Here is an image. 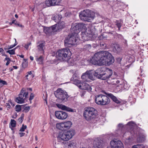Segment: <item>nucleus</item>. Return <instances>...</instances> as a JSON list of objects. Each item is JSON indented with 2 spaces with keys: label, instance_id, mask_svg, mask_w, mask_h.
Returning a JSON list of instances; mask_svg holds the SVG:
<instances>
[{
  "label": "nucleus",
  "instance_id": "nucleus-56",
  "mask_svg": "<svg viewBox=\"0 0 148 148\" xmlns=\"http://www.w3.org/2000/svg\"><path fill=\"white\" fill-rule=\"evenodd\" d=\"M19 134L20 137H22L24 136L25 133L23 132H20L19 133Z\"/></svg>",
  "mask_w": 148,
  "mask_h": 148
},
{
  "label": "nucleus",
  "instance_id": "nucleus-63",
  "mask_svg": "<svg viewBox=\"0 0 148 148\" xmlns=\"http://www.w3.org/2000/svg\"><path fill=\"white\" fill-rule=\"evenodd\" d=\"M15 25L18 26V27H21L22 26L21 25H20V24L16 23H15Z\"/></svg>",
  "mask_w": 148,
  "mask_h": 148
},
{
  "label": "nucleus",
  "instance_id": "nucleus-64",
  "mask_svg": "<svg viewBox=\"0 0 148 148\" xmlns=\"http://www.w3.org/2000/svg\"><path fill=\"white\" fill-rule=\"evenodd\" d=\"M10 127L11 128V130L12 131L13 133H14V129H13L14 127H13L12 126H10Z\"/></svg>",
  "mask_w": 148,
  "mask_h": 148
},
{
  "label": "nucleus",
  "instance_id": "nucleus-41",
  "mask_svg": "<svg viewBox=\"0 0 148 148\" xmlns=\"http://www.w3.org/2000/svg\"><path fill=\"white\" fill-rule=\"evenodd\" d=\"M27 126L26 125H24L23 124L22 125V127L19 130L20 132H24L25 129L27 128Z\"/></svg>",
  "mask_w": 148,
  "mask_h": 148
},
{
  "label": "nucleus",
  "instance_id": "nucleus-38",
  "mask_svg": "<svg viewBox=\"0 0 148 148\" xmlns=\"http://www.w3.org/2000/svg\"><path fill=\"white\" fill-rule=\"evenodd\" d=\"M45 45L43 43H41L37 46L38 49L40 50H43Z\"/></svg>",
  "mask_w": 148,
  "mask_h": 148
},
{
  "label": "nucleus",
  "instance_id": "nucleus-31",
  "mask_svg": "<svg viewBox=\"0 0 148 148\" xmlns=\"http://www.w3.org/2000/svg\"><path fill=\"white\" fill-rule=\"evenodd\" d=\"M75 142L73 141L69 142V143H68L66 144V146L67 147L69 148L70 147H71L75 146Z\"/></svg>",
  "mask_w": 148,
  "mask_h": 148
},
{
  "label": "nucleus",
  "instance_id": "nucleus-61",
  "mask_svg": "<svg viewBox=\"0 0 148 148\" xmlns=\"http://www.w3.org/2000/svg\"><path fill=\"white\" fill-rule=\"evenodd\" d=\"M5 60L8 61H10L11 60L10 58L6 57L5 58Z\"/></svg>",
  "mask_w": 148,
  "mask_h": 148
},
{
  "label": "nucleus",
  "instance_id": "nucleus-47",
  "mask_svg": "<svg viewBox=\"0 0 148 148\" xmlns=\"http://www.w3.org/2000/svg\"><path fill=\"white\" fill-rule=\"evenodd\" d=\"M130 142V136H129L127 139L125 141V143L126 145H128L129 143Z\"/></svg>",
  "mask_w": 148,
  "mask_h": 148
},
{
  "label": "nucleus",
  "instance_id": "nucleus-52",
  "mask_svg": "<svg viewBox=\"0 0 148 148\" xmlns=\"http://www.w3.org/2000/svg\"><path fill=\"white\" fill-rule=\"evenodd\" d=\"M86 47V48L88 49H90L91 48V46L90 45V44H87L85 46Z\"/></svg>",
  "mask_w": 148,
  "mask_h": 148
},
{
  "label": "nucleus",
  "instance_id": "nucleus-23",
  "mask_svg": "<svg viewBox=\"0 0 148 148\" xmlns=\"http://www.w3.org/2000/svg\"><path fill=\"white\" fill-rule=\"evenodd\" d=\"M145 135L141 134H139L138 137L137 138V142L138 143L143 142L145 140Z\"/></svg>",
  "mask_w": 148,
  "mask_h": 148
},
{
  "label": "nucleus",
  "instance_id": "nucleus-7",
  "mask_svg": "<svg viewBox=\"0 0 148 148\" xmlns=\"http://www.w3.org/2000/svg\"><path fill=\"white\" fill-rule=\"evenodd\" d=\"M71 53L68 48H64L58 50L56 53L57 58L58 60L64 61L68 60Z\"/></svg>",
  "mask_w": 148,
  "mask_h": 148
},
{
  "label": "nucleus",
  "instance_id": "nucleus-42",
  "mask_svg": "<svg viewBox=\"0 0 148 148\" xmlns=\"http://www.w3.org/2000/svg\"><path fill=\"white\" fill-rule=\"evenodd\" d=\"M117 5L118 6L122 7L123 8L125 7V5L122 2H118L117 3Z\"/></svg>",
  "mask_w": 148,
  "mask_h": 148
},
{
  "label": "nucleus",
  "instance_id": "nucleus-54",
  "mask_svg": "<svg viewBox=\"0 0 148 148\" xmlns=\"http://www.w3.org/2000/svg\"><path fill=\"white\" fill-rule=\"evenodd\" d=\"M57 18H58L59 21H60V20L62 19V17L61 15L59 14L58 15Z\"/></svg>",
  "mask_w": 148,
  "mask_h": 148
},
{
  "label": "nucleus",
  "instance_id": "nucleus-26",
  "mask_svg": "<svg viewBox=\"0 0 148 148\" xmlns=\"http://www.w3.org/2000/svg\"><path fill=\"white\" fill-rule=\"evenodd\" d=\"M77 27H78L79 31V32L82 30V29H85V25L82 23H76Z\"/></svg>",
  "mask_w": 148,
  "mask_h": 148
},
{
  "label": "nucleus",
  "instance_id": "nucleus-2",
  "mask_svg": "<svg viewBox=\"0 0 148 148\" xmlns=\"http://www.w3.org/2000/svg\"><path fill=\"white\" fill-rule=\"evenodd\" d=\"M96 77L102 80H106L110 78L112 75V70L107 68H99L96 70Z\"/></svg>",
  "mask_w": 148,
  "mask_h": 148
},
{
  "label": "nucleus",
  "instance_id": "nucleus-39",
  "mask_svg": "<svg viewBox=\"0 0 148 148\" xmlns=\"http://www.w3.org/2000/svg\"><path fill=\"white\" fill-rule=\"evenodd\" d=\"M100 45L102 49H105L106 48V44L103 42H101Z\"/></svg>",
  "mask_w": 148,
  "mask_h": 148
},
{
  "label": "nucleus",
  "instance_id": "nucleus-21",
  "mask_svg": "<svg viewBox=\"0 0 148 148\" xmlns=\"http://www.w3.org/2000/svg\"><path fill=\"white\" fill-rule=\"evenodd\" d=\"M110 57H108L106 60L105 64H107L108 65H110L114 63V57L111 53H109Z\"/></svg>",
  "mask_w": 148,
  "mask_h": 148
},
{
  "label": "nucleus",
  "instance_id": "nucleus-5",
  "mask_svg": "<svg viewBox=\"0 0 148 148\" xmlns=\"http://www.w3.org/2000/svg\"><path fill=\"white\" fill-rule=\"evenodd\" d=\"M79 17L80 19L84 21L90 22L93 20L95 17L94 12L89 10H84L79 13Z\"/></svg>",
  "mask_w": 148,
  "mask_h": 148
},
{
  "label": "nucleus",
  "instance_id": "nucleus-13",
  "mask_svg": "<svg viewBox=\"0 0 148 148\" xmlns=\"http://www.w3.org/2000/svg\"><path fill=\"white\" fill-rule=\"evenodd\" d=\"M77 86L80 89L87 90L88 92H91L92 88L87 83H81L80 81H79L77 82Z\"/></svg>",
  "mask_w": 148,
  "mask_h": 148
},
{
  "label": "nucleus",
  "instance_id": "nucleus-4",
  "mask_svg": "<svg viewBox=\"0 0 148 148\" xmlns=\"http://www.w3.org/2000/svg\"><path fill=\"white\" fill-rule=\"evenodd\" d=\"M75 134V130L71 129L66 132H60L57 136L58 141L63 143L62 141H67L71 139Z\"/></svg>",
  "mask_w": 148,
  "mask_h": 148
},
{
  "label": "nucleus",
  "instance_id": "nucleus-43",
  "mask_svg": "<svg viewBox=\"0 0 148 148\" xmlns=\"http://www.w3.org/2000/svg\"><path fill=\"white\" fill-rule=\"evenodd\" d=\"M87 74L86 73V72L83 74L81 76L82 78L83 79H84V80H86L87 81L86 79V78H88L87 77Z\"/></svg>",
  "mask_w": 148,
  "mask_h": 148
},
{
  "label": "nucleus",
  "instance_id": "nucleus-45",
  "mask_svg": "<svg viewBox=\"0 0 148 148\" xmlns=\"http://www.w3.org/2000/svg\"><path fill=\"white\" fill-rule=\"evenodd\" d=\"M57 27V26L56 25H55L50 27V28H51V29L52 30V32H53L56 30V29Z\"/></svg>",
  "mask_w": 148,
  "mask_h": 148
},
{
  "label": "nucleus",
  "instance_id": "nucleus-55",
  "mask_svg": "<svg viewBox=\"0 0 148 148\" xmlns=\"http://www.w3.org/2000/svg\"><path fill=\"white\" fill-rule=\"evenodd\" d=\"M6 104L7 105V108L8 110L9 109H10L11 108V106L9 104V103H6Z\"/></svg>",
  "mask_w": 148,
  "mask_h": 148
},
{
  "label": "nucleus",
  "instance_id": "nucleus-34",
  "mask_svg": "<svg viewBox=\"0 0 148 148\" xmlns=\"http://www.w3.org/2000/svg\"><path fill=\"white\" fill-rule=\"evenodd\" d=\"M18 47V46H17L15 48L10 50H8L6 51V52L9 53L10 55H14L15 54V50Z\"/></svg>",
  "mask_w": 148,
  "mask_h": 148
},
{
  "label": "nucleus",
  "instance_id": "nucleus-58",
  "mask_svg": "<svg viewBox=\"0 0 148 148\" xmlns=\"http://www.w3.org/2000/svg\"><path fill=\"white\" fill-rule=\"evenodd\" d=\"M30 76L28 74H27L25 76V77H26V79H30Z\"/></svg>",
  "mask_w": 148,
  "mask_h": 148
},
{
  "label": "nucleus",
  "instance_id": "nucleus-6",
  "mask_svg": "<svg viewBox=\"0 0 148 148\" xmlns=\"http://www.w3.org/2000/svg\"><path fill=\"white\" fill-rule=\"evenodd\" d=\"M97 111L92 107H87L85 109L83 116L87 121H90L95 118L96 116Z\"/></svg>",
  "mask_w": 148,
  "mask_h": 148
},
{
  "label": "nucleus",
  "instance_id": "nucleus-50",
  "mask_svg": "<svg viewBox=\"0 0 148 148\" xmlns=\"http://www.w3.org/2000/svg\"><path fill=\"white\" fill-rule=\"evenodd\" d=\"M34 97V94L32 93L31 94L30 97L29 99V100L30 101H31V100H32V99H33Z\"/></svg>",
  "mask_w": 148,
  "mask_h": 148
},
{
  "label": "nucleus",
  "instance_id": "nucleus-12",
  "mask_svg": "<svg viewBox=\"0 0 148 148\" xmlns=\"http://www.w3.org/2000/svg\"><path fill=\"white\" fill-rule=\"evenodd\" d=\"M111 146L107 148H124L123 145L121 141L116 139L113 140L110 142Z\"/></svg>",
  "mask_w": 148,
  "mask_h": 148
},
{
  "label": "nucleus",
  "instance_id": "nucleus-3",
  "mask_svg": "<svg viewBox=\"0 0 148 148\" xmlns=\"http://www.w3.org/2000/svg\"><path fill=\"white\" fill-rule=\"evenodd\" d=\"M79 40V35L76 32H71L64 40V45L66 47H71L72 45L77 44Z\"/></svg>",
  "mask_w": 148,
  "mask_h": 148
},
{
  "label": "nucleus",
  "instance_id": "nucleus-14",
  "mask_svg": "<svg viewBox=\"0 0 148 148\" xmlns=\"http://www.w3.org/2000/svg\"><path fill=\"white\" fill-rule=\"evenodd\" d=\"M130 124V122H128L127 125H123L122 124L119 123L118 125V129L116 130L117 135L116 136L124 133L127 126Z\"/></svg>",
  "mask_w": 148,
  "mask_h": 148
},
{
  "label": "nucleus",
  "instance_id": "nucleus-51",
  "mask_svg": "<svg viewBox=\"0 0 148 148\" xmlns=\"http://www.w3.org/2000/svg\"><path fill=\"white\" fill-rule=\"evenodd\" d=\"M27 74H28L29 75V76H30V77H31L32 78L34 76L33 75H32V71H30L28 72H27Z\"/></svg>",
  "mask_w": 148,
  "mask_h": 148
},
{
  "label": "nucleus",
  "instance_id": "nucleus-53",
  "mask_svg": "<svg viewBox=\"0 0 148 148\" xmlns=\"http://www.w3.org/2000/svg\"><path fill=\"white\" fill-rule=\"evenodd\" d=\"M17 44V43H16L14 44V45H10V46H9V49H10L14 47H15L16 46Z\"/></svg>",
  "mask_w": 148,
  "mask_h": 148
},
{
  "label": "nucleus",
  "instance_id": "nucleus-20",
  "mask_svg": "<svg viewBox=\"0 0 148 148\" xmlns=\"http://www.w3.org/2000/svg\"><path fill=\"white\" fill-rule=\"evenodd\" d=\"M103 141L101 140H96L93 142L94 148H102Z\"/></svg>",
  "mask_w": 148,
  "mask_h": 148
},
{
  "label": "nucleus",
  "instance_id": "nucleus-1",
  "mask_svg": "<svg viewBox=\"0 0 148 148\" xmlns=\"http://www.w3.org/2000/svg\"><path fill=\"white\" fill-rule=\"evenodd\" d=\"M107 96L103 95H98L95 96V103L98 105L104 106L108 105L110 102L109 97L116 103H120L121 102L116 97L111 93H109L105 92H104Z\"/></svg>",
  "mask_w": 148,
  "mask_h": 148
},
{
  "label": "nucleus",
  "instance_id": "nucleus-11",
  "mask_svg": "<svg viewBox=\"0 0 148 148\" xmlns=\"http://www.w3.org/2000/svg\"><path fill=\"white\" fill-rule=\"evenodd\" d=\"M71 125V122L68 121L60 123H57L56 124V127L58 129L63 131L69 129Z\"/></svg>",
  "mask_w": 148,
  "mask_h": 148
},
{
  "label": "nucleus",
  "instance_id": "nucleus-35",
  "mask_svg": "<svg viewBox=\"0 0 148 148\" xmlns=\"http://www.w3.org/2000/svg\"><path fill=\"white\" fill-rule=\"evenodd\" d=\"M22 106L20 105H17L15 107V110L17 112H19L21 110Z\"/></svg>",
  "mask_w": 148,
  "mask_h": 148
},
{
  "label": "nucleus",
  "instance_id": "nucleus-44",
  "mask_svg": "<svg viewBox=\"0 0 148 148\" xmlns=\"http://www.w3.org/2000/svg\"><path fill=\"white\" fill-rule=\"evenodd\" d=\"M116 25L119 28V29H120V28L121 26V24L120 22L119 21H116Z\"/></svg>",
  "mask_w": 148,
  "mask_h": 148
},
{
  "label": "nucleus",
  "instance_id": "nucleus-32",
  "mask_svg": "<svg viewBox=\"0 0 148 148\" xmlns=\"http://www.w3.org/2000/svg\"><path fill=\"white\" fill-rule=\"evenodd\" d=\"M132 148H145V146L142 144H137L133 146Z\"/></svg>",
  "mask_w": 148,
  "mask_h": 148
},
{
  "label": "nucleus",
  "instance_id": "nucleus-37",
  "mask_svg": "<svg viewBox=\"0 0 148 148\" xmlns=\"http://www.w3.org/2000/svg\"><path fill=\"white\" fill-rule=\"evenodd\" d=\"M11 125L10 126H12L13 127H15L16 125V121L14 119H11L10 122Z\"/></svg>",
  "mask_w": 148,
  "mask_h": 148
},
{
  "label": "nucleus",
  "instance_id": "nucleus-16",
  "mask_svg": "<svg viewBox=\"0 0 148 148\" xmlns=\"http://www.w3.org/2000/svg\"><path fill=\"white\" fill-rule=\"evenodd\" d=\"M61 0H46L45 3L48 7L58 5Z\"/></svg>",
  "mask_w": 148,
  "mask_h": 148
},
{
  "label": "nucleus",
  "instance_id": "nucleus-19",
  "mask_svg": "<svg viewBox=\"0 0 148 148\" xmlns=\"http://www.w3.org/2000/svg\"><path fill=\"white\" fill-rule=\"evenodd\" d=\"M88 32L87 31L85 32L84 34H83V37H86V40L93 39L95 36L93 34L91 31H89L88 30Z\"/></svg>",
  "mask_w": 148,
  "mask_h": 148
},
{
  "label": "nucleus",
  "instance_id": "nucleus-62",
  "mask_svg": "<svg viewBox=\"0 0 148 148\" xmlns=\"http://www.w3.org/2000/svg\"><path fill=\"white\" fill-rule=\"evenodd\" d=\"M24 47L25 48L27 49L29 47L28 45H27V44H25V46H24Z\"/></svg>",
  "mask_w": 148,
  "mask_h": 148
},
{
  "label": "nucleus",
  "instance_id": "nucleus-22",
  "mask_svg": "<svg viewBox=\"0 0 148 148\" xmlns=\"http://www.w3.org/2000/svg\"><path fill=\"white\" fill-rule=\"evenodd\" d=\"M77 25L76 23L73 24L72 25L71 27V33H76L77 32V34H78L79 31V29H78V28L77 27Z\"/></svg>",
  "mask_w": 148,
  "mask_h": 148
},
{
  "label": "nucleus",
  "instance_id": "nucleus-25",
  "mask_svg": "<svg viewBox=\"0 0 148 148\" xmlns=\"http://www.w3.org/2000/svg\"><path fill=\"white\" fill-rule=\"evenodd\" d=\"M58 25L57 26L58 29H62L65 26V23L64 21L60 22V21L58 22Z\"/></svg>",
  "mask_w": 148,
  "mask_h": 148
},
{
  "label": "nucleus",
  "instance_id": "nucleus-29",
  "mask_svg": "<svg viewBox=\"0 0 148 148\" xmlns=\"http://www.w3.org/2000/svg\"><path fill=\"white\" fill-rule=\"evenodd\" d=\"M131 53L132 54V57L130 56V61L131 60L130 62L132 63L134 62L135 61V51L133 50H131Z\"/></svg>",
  "mask_w": 148,
  "mask_h": 148
},
{
  "label": "nucleus",
  "instance_id": "nucleus-17",
  "mask_svg": "<svg viewBox=\"0 0 148 148\" xmlns=\"http://www.w3.org/2000/svg\"><path fill=\"white\" fill-rule=\"evenodd\" d=\"M96 70L95 71L93 70H91L89 71H87L86 72V73L87 74V77L90 79L94 80L95 79V73Z\"/></svg>",
  "mask_w": 148,
  "mask_h": 148
},
{
  "label": "nucleus",
  "instance_id": "nucleus-48",
  "mask_svg": "<svg viewBox=\"0 0 148 148\" xmlns=\"http://www.w3.org/2000/svg\"><path fill=\"white\" fill-rule=\"evenodd\" d=\"M1 83L3 85H6L7 84V82L5 81H3L1 79L0 80V83Z\"/></svg>",
  "mask_w": 148,
  "mask_h": 148
},
{
  "label": "nucleus",
  "instance_id": "nucleus-8",
  "mask_svg": "<svg viewBox=\"0 0 148 148\" xmlns=\"http://www.w3.org/2000/svg\"><path fill=\"white\" fill-rule=\"evenodd\" d=\"M54 94L56 98L64 102L66 101L69 97L66 92L60 88L55 92Z\"/></svg>",
  "mask_w": 148,
  "mask_h": 148
},
{
  "label": "nucleus",
  "instance_id": "nucleus-30",
  "mask_svg": "<svg viewBox=\"0 0 148 148\" xmlns=\"http://www.w3.org/2000/svg\"><path fill=\"white\" fill-rule=\"evenodd\" d=\"M56 106L58 108L60 109H61L63 110H65L66 109V108H67V106L65 105L59 103L56 104Z\"/></svg>",
  "mask_w": 148,
  "mask_h": 148
},
{
  "label": "nucleus",
  "instance_id": "nucleus-15",
  "mask_svg": "<svg viewBox=\"0 0 148 148\" xmlns=\"http://www.w3.org/2000/svg\"><path fill=\"white\" fill-rule=\"evenodd\" d=\"M55 115L58 119L60 120L65 119L68 116L67 113L63 111H56Z\"/></svg>",
  "mask_w": 148,
  "mask_h": 148
},
{
  "label": "nucleus",
  "instance_id": "nucleus-28",
  "mask_svg": "<svg viewBox=\"0 0 148 148\" xmlns=\"http://www.w3.org/2000/svg\"><path fill=\"white\" fill-rule=\"evenodd\" d=\"M106 34V33H104L101 34L100 36H99V40H106L107 38V36Z\"/></svg>",
  "mask_w": 148,
  "mask_h": 148
},
{
  "label": "nucleus",
  "instance_id": "nucleus-27",
  "mask_svg": "<svg viewBox=\"0 0 148 148\" xmlns=\"http://www.w3.org/2000/svg\"><path fill=\"white\" fill-rule=\"evenodd\" d=\"M52 29L50 27H45L44 28V32L46 34L50 35L52 32Z\"/></svg>",
  "mask_w": 148,
  "mask_h": 148
},
{
  "label": "nucleus",
  "instance_id": "nucleus-18",
  "mask_svg": "<svg viewBox=\"0 0 148 148\" xmlns=\"http://www.w3.org/2000/svg\"><path fill=\"white\" fill-rule=\"evenodd\" d=\"M101 51V55H102V61L101 62H102V65L105 64V61H106V60L107 58L108 57H110L109 56V52L104 51Z\"/></svg>",
  "mask_w": 148,
  "mask_h": 148
},
{
  "label": "nucleus",
  "instance_id": "nucleus-40",
  "mask_svg": "<svg viewBox=\"0 0 148 148\" xmlns=\"http://www.w3.org/2000/svg\"><path fill=\"white\" fill-rule=\"evenodd\" d=\"M24 114L23 113H22L21 115V116L18 119V121L20 122L21 123L24 119Z\"/></svg>",
  "mask_w": 148,
  "mask_h": 148
},
{
  "label": "nucleus",
  "instance_id": "nucleus-33",
  "mask_svg": "<svg viewBox=\"0 0 148 148\" xmlns=\"http://www.w3.org/2000/svg\"><path fill=\"white\" fill-rule=\"evenodd\" d=\"M36 60L39 64H42V63L43 60V57L41 56H40L39 58H36Z\"/></svg>",
  "mask_w": 148,
  "mask_h": 148
},
{
  "label": "nucleus",
  "instance_id": "nucleus-49",
  "mask_svg": "<svg viewBox=\"0 0 148 148\" xmlns=\"http://www.w3.org/2000/svg\"><path fill=\"white\" fill-rule=\"evenodd\" d=\"M130 128L131 127V125L133 126L134 127V126H136V124L133 121H130Z\"/></svg>",
  "mask_w": 148,
  "mask_h": 148
},
{
  "label": "nucleus",
  "instance_id": "nucleus-59",
  "mask_svg": "<svg viewBox=\"0 0 148 148\" xmlns=\"http://www.w3.org/2000/svg\"><path fill=\"white\" fill-rule=\"evenodd\" d=\"M26 91H32V89L31 88H27L26 89Z\"/></svg>",
  "mask_w": 148,
  "mask_h": 148
},
{
  "label": "nucleus",
  "instance_id": "nucleus-9",
  "mask_svg": "<svg viewBox=\"0 0 148 148\" xmlns=\"http://www.w3.org/2000/svg\"><path fill=\"white\" fill-rule=\"evenodd\" d=\"M28 95L26 88H23L21 90L18 96L15 99V101L18 103H22L24 102L25 99L27 97Z\"/></svg>",
  "mask_w": 148,
  "mask_h": 148
},
{
  "label": "nucleus",
  "instance_id": "nucleus-24",
  "mask_svg": "<svg viewBox=\"0 0 148 148\" xmlns=\"http://www.w3.org/2000/svg\"><path fill=\"white\" fill-rule=\"evenodd\" d=\"M113 50L114 53H119L122 50V47L119 45L116 44L114 45Z\"/></svg>",
  "mask_w": 148,
  "mask_h": 148
},
{
  "label": "nucleus",
  "instance_id": "nucleus-60",
  "mask_svg": "<svg viewBox=\"0 0 148 148\" xmlns=\"http://www.w3.org/2000/svg\"><path fill=\"white\" fill-rule=\"evenodd\" d=\"M9 46H6L4 48V49L5 50L9 49Z\"/></svg>",
  "mask_w": 148,
  "mask_h": 148
},
{
  "label": "nucleus",
  "instance_id": "nucleus-10",
  "mask_svg": "<svg viewBox=\"0 0 148 148\" xmlns=\"http://www.w3.org/2000/svg\"><path fill=\"white\" fill-rule=\"evenodd\" d=\"M101 51L96 53L90 60V62L94 65H102Z\"/></svg>",
  "mask_w": 148,
  "mask_h": 148
},
{
  "label": "nucleus",
  "instance_id": "nucleus-36",
  "mask_svg": "<svg viewBox=\"0 0 148 148\" xmlns=\"http://www.w3.org/2000/svg\"><path fill=\"white\" fill-rule=\"evenodd\" d=\"M22 108H23L25 110V112L27 113L30 110V107L29 106H25L24 105H22Z\"/></svg>",
  "mask_w": 148,
  "mask_h": 148
},
{
  "label": "nucleus",
  "instance_id": "nucleus-57",
  "mask_svg": "<svg viewBox=\"0 0 148 148\" xmlns=\"http://www.w3.org/2000/svg\"><path fill=\"white\" fill-rule=\"evenodd\" d=\"M0 52H1V53H4V51L3 50V49L2 48H0Z\"/></svg>",
  "mask_w": 148,
  "mask_h": 148
},
{
  "label": "nucleus",
  "instance_id": "nucleus-46",
  "mask_svg": "<svg viewBox=\"0 0 148 148\" xmlns=\"http://www.w3.org/2000/svg\"><path fill=\"white\" fill-rule=\"evenodd\" d=\"M65 110L69 112H73V110L72 109L67 107V108H66V109Z\"/></svg>",
  "mask_w": 148,
  "mask_h": 148
}]
</instances>
